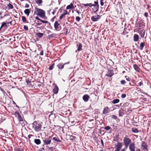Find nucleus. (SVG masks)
I'll return each instance as SVG.
<instances>
[{
	"label": "nucleus",
	"instance_id": "1",
	"mask_svg": "<svg viewBox=\"0 0 151 151\" xmlns=\"http://www.w3.org/2000/svg\"><path fill=\"white\" fill-rule=\"evenodd\" d=\"M42 123L39 121H35L32 123V127L35 131L39 132L41 131L42 127Z\"/></svg>",
	"mask_w": 151,
	"mask_h": 151
},
{
	"label": "nucleus",
	"instance_id": "2",
	"mask_svg": "<svg viewBox=\"0 0 151 151\" xmlns=\"http://www.w3.org/2000/svg\"><path fill=\"white\" fill-rule=\"evenodd\" d=\"M36 14L42 18H44L45 16V12L41 9L35 8Z\"/></svg>",
	"mask_w": 151,
	"mask_h": 151
},
{
	"label": "nucleus",
	"instance_id": "3",
	"mask_svg": "<svg viewBox=\"0 0 151 151\" xmlns=\"http://www.w3.org/2000/svg\"><path fill=\"white\" fill-rule=\"evenodd\" d=\"M123 141L125 146V148L127 149V148L129 144L131 143V140L127 137V135H126L125 137H124Z\"/></svg>",
	"mask_w": 151,
	"mask_h": 151
},
{
	"label": "nucleus",
	"instance_id": "4",
	"mask_svg": "<svg viewBox=\"0 0 151 151\" xmlns=\"http://www.w3.org/2000/svg\"><path fill=\"white\" fill-rule=\"evenodd\" d=\"M101 16L97 15H96L92 16L91 17V20L93 22L98 21L100 19Z\"/></svg>",
	"mask_w": 151,
	"mask_h": 151
},
{
	"label": "nucleus",
	"instance_id": "5",
	"mask_svg": "<svg viewBox=\"0 0 151 151\" xmlns=\"http://www.w3.org/2000/svg\"><path fill=\"white\" fill-rule=\"evenodd\" d=\"M14 114L16 116L18 117V119L19 122H22L23 121V118L19 114V112L16 111L14 113Z\"/></svg>",
	"mask_w": 151,
	"mask_h": 151
},
{
	"label": "nucleus",
	"instance_id": "6",
	"mask_svg": "<svg viewBox=\"0 0 151 151\" xmlns=\"http://www.w3.org/2000/svg\"><path fill=\"white\" fill-rule=\"evenodd\" d=\"M123 144L122 143L118 142L117 144L116 145L115 151H119L122 148Z\"/></svg>",
	"mask_w": 151,
	"mask_h": 151
},
{
	"label": "nucleus",
	"instance_id": "7",
	"mask_svg": "<svg viewBox=\"0 0 151 151\" xmlns=\"http://www.w3.org/2000/svg\"><path fill=\"white\" fill-rule=\"evenodd\" d=\"M89 98L90 97L88 94H85L83 97V100L85 102H88Z\"/></svg>",
	"mask_w": 151,
	"mask_h": 151
},
{
	"label": "nucleus",
	"instance_id": "8",
	"mask_svg": "<svg viewBox=\"0 0 151 151\" xmlns=\"http://www.w3.org/2000/svg\"><path fill=\"white\" fill-rule=\"evenodd\" d=\"M129 149L131 151H134L135 144L134 143H132L130 144L129 147Z\"/></svg>",
	"mask_w": 151,
	"mask_h": 151
},
{
	"label": "nucleus",
	"instance_id": "9",
	"mask_svg": "<svg viewBox=\"0 0 151 151\" xmlns=\"http://www.w3.org/2000/svg\"><path fill=\"white\" fill-rule=\"evenodd\" d=\"M51 141V140L48 139H45L43 140L44 144L46 145H47L50 144Z\"/></svg>",
	"mask_w": 151,
	"mask_h": 151
},
{
	"label": "nucleus",
	"instance_id": "10",
	"mask_svg": "<svg viewBox=\"0 0 151 151\" xmlns=\"http://www.w3.org/2000/svg\"><path fill=\"white\" fill-rule=\"evenodd\" d=\"M114 74V73L112 71L109 70L107 74L106 75V76L111 77Z\"/></svg>",
	"mask_w": 151,
	"mask_h": 151
},
{
	"label": "nucleus",
	"instance_id": "11",
	"mask_svg": "<svg viewBox=\"0 0 151 151\" xmlns=\"http://www.w3.org/2000/svg\"><path fill=\"white\" fill-rule=\"evenodd\" d=\"M139 33L140 34L141 37L143 38L144 37L145 31L144 29H142L139 31Z\"/></svg>",
	"mask_w": 151,
	"mask_h": 151
},
{
	"label": "nucleus",
	"instance_id": "12",
	"mask_svg": "<svg viewBox=\"0 0 151 151\" xmlns=\"http://www.w3.org/2000/svg\"><path fill=\"white\" fill-rule=\"evenodd\" d=\"M64 64H63V63H59L57 65V66L59 69L61 70L64 68Z\"/></svg>",
	"mask_w": 151,
	"mask_h": 151
},
{
	"label": "nucleus",
	"instance_id": "13",
	"mask_svg": "<svg viewBox=\"0 0 151 151\" xmlns=\"http://www.w3.org/2000/svg\"><path fill=\"white\" fill-rule=\"evenodd\" d=\"M109 108L108 107H106L104 108L103 113L104 114H106L109 112Z\"/></svg>",
	"mask_w": 151,
	"mask_h": 151
},
{
	"label": "nucleus",
	"instance_id": "14",
	"mask_svg": "<svg viewBox=\"0 0 151 151\" xmlns=\"http://www.w3.org/2000/svg\"><path fill=\"white\" fill-rule=\"evenodd\" d=\"M141 148L142 150H145L147 149V145L145 142H142Z\"/></svg>",
	"mask_w": 151,
	"mask_h": 151
},
{
	"label": "nucleus",
	"instance_id": "15",
	"mask_svg": "<svg viewBox=\"0 0 151 151\" xmlns=\"http://www.w3.org/2000/svg\"><path fill=\"white\" fill-rule=\"evenodd\" d=\"M60 25V24L58 23V21H56L55 22L54 24V26L55 30H57L58 29V27Z\"/></svg>",
	"mask_w": 151,
	"mask_h": 151
},
{
	"label": "nucleus",
	"instance_id": "16",
	"mask_svg": "<svg viewBox=\"0 0 151 151\" xmlns=\"http://www.w3.org/2000/svg\"><path fill=\"white\" fill-rule=\"evenodd\" d=\"M52 91L55 94H57L58 91V87L57 86H55V88L53 89Z\"/></svg>",
	"mask_w": 151,
	"mask_h": 151
},
{
	"label": "nucleus",
	"instance_id": "17",
	"mask_svg": "<svg viewBox=\"0 0 151 151\" xmlns=\"http://www.w3.org/2000/svg\"><path fill=\"white\" fill-rule=\"evenodd\" d=\"M93 6V8H92L93 10L95 12H96L99 9V6H97L96 5L94 6Z\"/></svg>",
	"mask_w": 151,
	"mask_h": 151
},
{
	"label": "nucleus",
	"instance_id": "18",
	"mask_svg": "<svg viewBox=\"0 0 151 151\" xmlns=\"http://www.w3.org/2000/svg\"><path fill=\"white\" fill-rule=\"evenodd\" d=\"M24 12L27 16H28L30 13V11L29 9H26L24 10Z\"/></svg>",
	"mask_w": 151,
	"mask_h": 151
},
{
	"label": "nucleus",
	"instance_id": "19",
	"mask_svg": "<svg viewBox=\"0 0 151 151\" xmlns=\"http://www.w3.org/2000/svg\"><path fill=\"white\" fill-rule=\"evenodd\" d=\"M53 139L57 142H62L61 141L60 139L58 137V136L53 137Z\"/></svg>",
	"mask_w": 151,
	"mask_h": 151
},
{
	"label": "nucleus",
	"instance_id": "20",
	"mask_svg": "<svg viewBox=\"0 0 151 151\" xmlns=\"http://www.w3.org/2000/svg\"><path fill=\"white\" fill-rule=\"evenodd\" d=\"M74 8L73 5L72 3H71L70 5H68L66 7V9H73Z\"/></svg>",
	"mask_w": 151,
	"mask_h": 151
},
{
	"label": "nucleus",
	"instance_id": "21",
	"mask_svg": "<svg viewBox=\"0 0 151 151\" xmlns=\"http://www.w3.org/2000/svg\"><path fill=\"white\" fill-rule=\"evenodd\" d=\"M36 35L39 38H40L43 36L44 34L41 33L37 32L36 34Z\"/></svg>",
	"mask_w": 151,
	"mask_h": 151
},
{
	"label": "nucleus",
	"instance_id": "22",
	"mask_svg": "<svg viewBox=\"0 0 151 151\" xmlns=\"http://www.w3.org/2000/svg\"><path fill=\"white\" fill-rule=\"evenodd\" d=\"M139 36L137 34H135L134 36V40L135 41H137L139 40Z\"/></svg>",
	"mask_w": 151,
	"mask_h": 151
},
{
	"label": "nucleus",
	"instance_id": "23",
	"mask_svg": "<svg viewBox=\"0 0 151 151\" xmlns=\"http://www.w3.org/2000/svg\"><path fill=\"white\" fill-rule=\"evenodd\" d=\"M34 142L37 145H39L41 143V141L39 139H35L34 140Z\"/></svg>",
	"mask_w": 151,
	"mask_h": 151
},
{
	"label": "nucleus",
	"instance_id": "24",
	"mask_svg": "<svg viewBox=\"0 0 151 151\" xmlns=\"http://www.w3.org/2000/svg\"><path fill=\"white\" fill-rule=\"evenodd\" d=\"M82 44L81 43H79V45L78 47V48L77 49V50H78V51H80L82 50Z\"/></svg>",
	"mask_w": 151,
	"mask_h": 151
},
{
	"label": "nucleus",
	"instance_id": "25",
	"mask_svg": "<svg viewBox=\"0 0 151 151\" xmlns=\"http://www.w3.org/2000/svg\"><path fill=\"white\" fill-rule=\"evenodd\" d=\"M145 45V43L144 42H141L140 44V50H142L143 49Z\"/></svg>",
	"mask_w": 151,
	"mask_h": 151
},
{
	"label": "nucleus",
	"instance_id": "26",
	"mask_svg": "<svg viewBox=\"0 0 151 151\" xmlns=\"http://www.w3.org/2000/svg\"><path fill=\"white\" fill-rule=\"evenodd\" d=\"M119 101V100L118 99H114L112 101V103L113 104H115L118 103Z\"/></svg>",
	"mask_w": 151,
	"mask_h": 151
},
{
	"label": "nucleus",
	"instance_id": "27",
	"mask_svg": "<svg viewBox=\"0 0 151 151\" xmlns=\"http://www.w3.org/2000/svg\"><path fill=\"white\" fill-rule=\"evenodd\" d=\"M133 67L137 71H139V68L138 66L136 64L134 65Z\"/></svg>",
	"mask_w": 151,
	"mask_h": 151
},
{
	"label": "nucleus",
	"instance_id": "28",
	"mask_svg": "<svg viewBox=\"0 0 151 151\" xmlns=\"http://www.w3.org/2000/svg\"><path fill=\"white\" fill-rule=\"evenodd\" d=\"M132 131L134 133L138 132V130L136 128H132Z\"/></svg>",
	"mask_w": 151,
	"mask_h": 151
},
{
	"label": "nucleus",
	"instance_id": "29",
	"mask_svg": "<svg viewBox=\"0 0 151 151\" xmlns=\"http://www.w3.org/2000/svg\"><path fill=\"white\" fill-rule=\"evenodd\" d=\"M7 23L5 22H3L1 24V25L0 28V30L1 29V28L4 27H6L7 26Z\"/></svg>",
	"mask_w": 151,
	"mask_h": 151
},
{
	"label": "nucleus",
	"instance_id": "30",
	"mask_svg": "<svg viewBox=\"0 0 151 151\" xmlns=\"http://www.w3.org/2000/svg\"><path fill=\"white\" fill-rule=\"evenodd\" d=\"M22 21L23 22H24V23H26L27 22V19L25 17L23 16H22Z\"/></svg>",
	"mask_w": 151,
	"mask_h": 151
},
{
	"label": "nucleus",
	"instance_id": "31",
	"mask_svg": "<svg viewBox=\"0 0 151 151\" xmlns=\"http://www.w3.org/2000/svg\"><path fill=\"white\" fill-rule=\"evenodd\" d=\"M82 5L85 6H89L91 7H92L93 5V4L91 3L83 4Z\"/></svg>",
	"mask_w": 151,
	"mask_h": 151
},
{
	"label": "nucleus",
	"instance_id": "32",
	"mask_svg": "<svg viewBox=\"0 0 151 151\" xmlns=\"http://www.w3.org/2000/svg\"><path fill=\"white\" fill-rule=\"evenodd\" d=\"M7 7L9 9H12L13 8V5L10 3L7 5Z\"/></svg>",
	"mask_w": 151,
	"mask_h": 151
},
{
	"label": "nucleus",
	"instance_id": "33",
	"mask_svg": "<svg viewBox=\"0 0 151 151\" xmlns=\"http://www.w3.org/2000/svg\"><path fill=\"white\" fill-rule=\"evenodd\" d=\"M55 63H53L52 65L50 66L49 67V69L50 70H51L54 68Z\"/></svg>",
	"mask_w": 151,
	"mask_h": 151
},
{
	"label": "nucleus",
	"instance_id": "34",
	"mask_svg": "<svg viewBox=\"0 0 151 151\" xmlns=\"http://www.w3.org/2000/svg\"><path fill=\"white\" fill-rule=\"evenodd\" d=\"M36 3L38 4H41L42 2V0H36Z\"/></svg>",
	"mask_w": 151,
	"mask_h": 151
},
{
	"label": "nucleus",
	"instance_id": "35",
	"mask_svg": "<svg viewBox=\"0 0 151 151\" xmlns=\"http://www.w3.org/2000/svg\"><path fill=\"white\" fill-rule=\"evenodd\" d=\"M56 35L55 33H52L49 35V37L52 38L54 37Z\"/></svg>",
	"mask_w": 151,
	"mask_h": 151
},
{
	"label": "nucleus",
	"instance_id": "36",
	"mask_svg": "<svg viewBox=\"0 0 151 151\" xmlns=\"http://www.w3.org/2000/svg\"><path fill=\"white\" fill-rule=\"evenodd\" d=\"M65 16V14L63 13L59 17V19H62L63 18V17H64Z\"/></svg>",
	"mask_w": 151,
	"mask_h": 151
},
{
	"label": "nucleus",
	"instance_id": "37",
	"mask_svg": "<svg viewBox=\"0 0 151 151\" xmlns=\"http://www.w3.org/2000/svg\"><path fill=\"white\" fill-rule=\"evenodd\" d=\"M110 127L109 126H107L105 128V129L106 130H108L110 129Z\"/></svg>",
	"mask_w": 151,
	"mask_h": 151
},
{
	"label": "nucleus",
	"instance_id": "38",
	"mask_svg": "<svg viewBox=\"0 0 151 151\" xmlns=\"http://www.w3.org/2000/svg\"><path fill=\"white\" fill-rule=\"evenodd\" d=\"M76 19L77 21L79 22L81 19V18L79 17L78 16L76 17Z\"/></svg>",
	"mask_w": 151,
	"mask_h": 151
},
{
	"label": "nucleus",
	"instance_id": "39",
	"mask_svg": "<svg viewBox=\"0 0 151 151\" xmlns=\"http://www.w3.org/2000/svg\"><path fill=\"white\" fill-rule=\"evenodd\" d=\"M24 29L26 31H27L28 30V27L26 25L24 26Z\"/></svg>",
	"mask_w": 151,
	"mask_h": 151
},
{
	"label": "nucleus",
	"instance_id": "40",
	"mask_svg": "<svg viewBox=\"0 0 151 151\" xmlns=\"http://www.w3.org/2000/svg\"><path fill=\"white\" fill-rule=\"evenodd\" d=\"M143 84V83L142 82V81H141L139 83H138V84L137 85V86H141Z\"/></svg>",
	"mask_w": 151,
	"mask_h": 151
},
{
	"label": "nucleus",
	"instance_id": "41",
	"mask_svg": "<svg viewBox=\"0 0 151 151\" xmlns=\"http://www.w3.org/2000/svg\"><path fill=\"white\" fill-rule=\"evenodd\" d=\"M63 13L65 14V15L66 14H69V13L68 12V11L66 10H64Z\"/></svg>",
	"mask_w": 151,
	"mask_h": 151
},
{
	"label": "nucleus",
	"instance_id": "42",
	"mask_svg": "<svg viewBox=\"0 0 151 151\" xmlns=\"http://www.w3.org/2000/svg\"><path fill=\"white\" fill-rule=\"evenodd\" d=\"M126 83L125 81L124 80H122L121 81V83L122 84H124Z\"/></svg>",
	"mask_w": 151,
	"mask_h": 151
},
{
	"label": "nucleus",
	"instance_id": "43",
	"mask_svg": "<svg viewBox=\"0 0 151 151\" xmlns=\"http://www.w3.org/2000/svg\"><path fill=\"white\" fill-rule=\"evenodd\" d=\"M41 21L42 23H44L47 24V23H48V22L47 21H44V20H41Z\"/></svg>",
	"mask_w": 151,
	"mask_h": 151
},
{
	"label": "nucleus",
	"instance_id": "44",
	"mask_svg": "<svg viewBox=\"0 0 151 151\" xmlns=\"http://www.w3.org/2000/svg\"><path fill=\"white\" fill-rule=\"evenodd\" d=\"M126 95L125 94H123L121 96V97L122 98H125L126 97Z\"/></svg>",
	"mask_w": 151,
	"mask_h": 151
},
{
	"label": "nucleus",
	"instance_id": "45",
	"mask_svg": "<svg viewBox=\"0 0 151 151\" xmlns=\"http://www.w3.org/2000/svg\"><path fill=\"white\" fill-rule=\"evenodd\" d=\"M94 3L95 4H93L92 6H95V5H97V6H99L98 2V1H95Z\"/></svg>",
	"mask_w": 151,
	"mask_h": 151
},
{
	"label": "nucleus",
	"instance_id": "46",
	"mask_svg": "<svg viewBox=\"0 0 151 151\" xmlns=\"http://www.w3.org/2000/svg\"><path fill=\"white\" fill-rule=\"evenodd\" d=\"M144 16L146 17H148V13L146 12L144 14Z\"/></svg>",
	"mask_w": 151,
	"mask_h": 151
},
{
	"label": "nucleus",
	"instance_id": "47",
	"mask_svg": "<svg viewBox=\"0 0 151 151\" xmlns=\"http://www.w3.org/2000/svg\"><path fill=\"white\" fill-rule=\"evenodd\" d=\"M112 118L115 119H116L117 118V116L115 115H113L112 116Z\"/></svg>",
	"mask_w": 151,
	"mask_h": 151
},
{
	"label": "nucleus",
	"instance_id": "48",
	"mask_svg": "<svg viewBox=\"0 0 151 151\" xmlns=\"http://www.w3.org/2000/svg\"><path fill=\"white\" fill-rule=\"evenodd\" d=\"M40 55H43V51L42 50L40 53Z\"/></svg>",
	"mask_w": 151,
	"mask_h": 151
},
{
	"label": "nucleus",
	"instance_id": "49",
	"mask_svg": "<svg viewBox=\"0 0 151 151\" xmlns=\"http://www.w3.org/2000/svg\"><path fill=\"white\" fill-rule=\"evenodd\" d=\"M101 144H102V146L103 147H104V142H103V140L102 139H101Z\"/></svg>",
	"mask_w": 151,
	"mask_h": 151
},
{
	"label": "nucleus",
	"instance_id": "50",
	"mask_svg": "<svg viewBox=\"0 0 151 151\" xmlns=\"http://www.w3.org/2000/svg\"><path fill=\"white\" fill-rule=\"evenodd\" d=\"M124 114L123 113H120L119 112V115L120 116H122Z\"/></svg>",
	"mask_w": 151,
	"mask_h": 151
},
{
	"label": "nucleus",
	"instance_id": "51",
	"mask_svg": "<svg viewBox=\"0 0 151 151\" xmlns=\"http://www.w3.org/2000/svg\"><path fill=\"white\" fill-rule=\"evenodd\" d=\"M35 19L37 20H40V21H41V20H42L41 19H40L39 17H36L35 18Z\"/></svg>",
	"mask_w": 151,
	"mask_h": 151
},
{
	"label": "nucleus",
	"instance_id": "52",
	"mask_svg": "<svg viewBox=\"0 0 151 151\" xmlns=\"http://www.w3.org/2000/svg\"><path fill=\"white\" fill-rule=\"evenodd\" d=\"M126 79L128 81H130L131 79L128 77L127 78H126Z\"/></svg>",
	"mask_w": 151,
	"mask_h": 151
},
{
	"label": "nucleus",
	"instance_id": "53",
	"mask_svg": "<svg viewBox=\"0 0 151 151\" xmlns=\"http://www.w3.org/2000/svg\"><path fill=\"white\" fill-rule=\"evenodd\" d=\"M29 7V5L28 4H26L25 7L26 8H28Z\"/></svg>",
	"mask_w": 151,
	"mask_h": 151
},
{
	"label": "nucleus",
	"instance_id": "54",
	"mask_svg": "<svg viewBox=\"0 0 151 151\" xmlns=\"http://www.w3.org/2000/svg\"><path fill=\"white\" fill-rule=\"evenodd\" d=\"M32 135L31 134H29L28 135V137H29V138H30L32 136Z\"/></svg>",
	"mask_w": 151,
	"mask_h": 151
},
{
	"label": "nucleus",
	"instance_id": "55",
	"mask_svg": "<svg viewBox=\"0 0 151 151\" xmlns=\"http://www.w3.org/2000/svg\"><path fill=\"white\" fill-rule=\"evenodd\" d=\"M37 25H41L42 24V23H37Z\"/></svg>",
	"mask_w": 151,
	"mask_h": 151
},
{
	"label": "nucleus",
	"instance_id": "56",
	"mask_svg": "<svg viewBox=\"0 0 151 151\" xmlns=\"http://www.w3.org/2000/svg\"><path fill=\"white\" fill-rule=\"evenodd\" d=\"M76 12H77V13H78V15H79V14H80V12H79V11H78L77 10V11H76Z\"/></svg>",
	"mask_w": 151,
	"mask_h": 151
},
{
	"label": "nucleus",
	"instance_id": "57",
	"mask_svg": "<svg viewBox=\"0 0 151 151\" xmlns=\"http://www.w3.org/2000/svg\"><path fill=\"white\" fill-rule=\"evenodd\" d=\"M125 149H122L121 150V151H125Z\"/></svg>",
	"mask_w": 151,
	"mask_h": 151
},
{
	"label": "nucleus",
	"instance_id": "58",
	"mask_svg": "<svg viewBox=\"0 0 151 151\" xmlns=\"http://www.w3.org/2000/svg\"><path fill=\"white\" fill-rule=\"evenodd\" d=\"M0 89L1 90V91H3V90L0 87Z\"/></svg>",
	"mask_w": 151,
	"mask_h": 151
},
{
	"label": "nucleus",
	"instance_id": "59",
	"mask_svg": "<svg viewBox=\"0 0 151 151\" xmlns=\"http://www.w3.org/2000/svg\"><path fill=\"white\" fill-rule=\"evenodd\" d=\"M69 62H68V63H64V65H66V64H69Z\"/></svg>",
	"mask_w": 151,
	"mask_h": 151
},
{
	"label": "nucleus",
	"instance_id": "60",
	"mask_svg": "<svg viewBox=\"0 0 151 151\" xmlns=\"http://www.w3.org/2000/svg\"><path fill=\"white\" fill-rule=\"evenodd\" d=\"M75 137L74 136H71V137H72V138H73Z\"/></svg>",
	"mask_w": 151,
	"mask_h": 151
},
{
	"label": "nucleus",
	"instance_id": "61",
	"mask_svg": "<svg viewBox=\"0 0 151 151\" xmlns=\"http://www.w3.org/2000/svg\"><path fill=\"white\" fill-rule=\"evenodd\" d=\"M51 114H50L49 116H50V115L52 114H53V112L52 111V112H51Z\"/></svg>",
	"mask_w": 151,
	"mask_h": 151
},
{
	"label": "nucleus",
	"instance_id": "62",
	"mask_svg": "<svg viewBox=\"0 0 151 151\" xmlns=\"http://www.w3.org/2000/svg\"><path fill=\"white\" fill-rule=\"evenodd\" d=\"M12 23V21L10 22H9V23L10 24H11Z\"/></svg>",
	"mask_w": 151,
	"mask_h": 151
},
{
	"label": "nucleus",
	"instance_id": "63",
	"mask_svg": "<svg viewBox=\"0 0 151 151\" xmlns=\"http://www.w3.org/2000/svg\"><path fill=\"white\" fill-rule=\"evenodd\" d=\"M2 13V12H0V15H1Z\"/></svg>",
	"mask_w": 151,
	"mask_h": 151
},
{
	"label": "nucleus",
	"instance_id": "64",
	"mask_svg": "<svg viewBox=\"0 0 151 151\" xmlns=\"http://www.w3.org/2000/svg\"><path fill=\"white\" fill-rule=\"evenodd\" d=\"M6 23H7V24H9V22H6Z\"/></svg>",
	"mask_w": 151,
	"mask_h": 151
}]
</instances>
